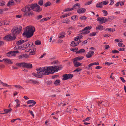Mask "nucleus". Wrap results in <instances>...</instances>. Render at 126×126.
Segmentation results:
<instances>
[{
    "label": "nucleus",
    "mask_w": 126,
    "mask_h": 126,
    "mask_svg": "<svg viewBox=\"0 0 126 126\" xmlns=\"http://www.w3.org/2000/svg\"><path fill=\"white\" fill-rule=\"evenodd\" d=\"M73 77L72 74H65L63 75V80H65L68 79H69Z\"/></svg>",
    "instance_id": "nucleus-10"
},
{
    "label": "nucleus",
    "mask_w": 126,
    "mask_h": 126,
    "mask_svg": "<svg viewBox=\"0 0 126 126\" xmlns=\"http://www.w3.org/2000/svg\"><path fill=\"white\" fill-rule=\"evenodd\" d=\"M10 23V22L7 20L2 21V25L3 24L7 25H9Z\"/></svg>",
    "instance_id": "nucleus-21"
},
{
    "label": "nucleus",
    "mask_w": 126,
    "mask_h": 126,
    "mask_svg": "<svg viewBox=\"0 0 126 126\" xmlns=\"http://www.w3.org/2000/svg\"><path fill=\"white\" fill-rule=\"evenodd\" d=\"M80 7V4L79 3H77L75 4L73 6V8L74 9H77Z\"/></svg>",
    "instance_id": "nucleus-17"
},
{
    "label": "nucleus",
    "mask_w": 126,
    "mask_h": 126,
    "mask_svg": "<svg viewBox=\"0 0 126 126\" xmlns=\"http://www.w3.org/2000/svg\"><path fill=\"white\" fill-rule=\"evenodd\" d=\"M76 16H72V17H71V19H72V20H74V19H75L76 18Z\"/></svg>",
    "instance_id": "nucleus-54"
},
{
    "label": "nucleus",
    "mask_w": 126,
    "mask_h": 126,
    "mask_svg": "<svg viewBox=\"0 0 126 126\" xmlns=\"http://www.w3.org/2000/svg\"><path fill=\"white\" fill-rule=\"evenodd\" d=\"M62 69V65L58 66H53L48 67H45L37 69V74L33 73V76L38 78H41L44 75H47L50 74H53L58 70Z\"/></svg>",
    "instance_id": "nucleus-1"
},
{
    "label": "nucleus",
    "mask_w": 126,
    "mask_h": 126,
    "mask_svg": "<svg viewBox=\"0 0 126 126\" xmlns=\"http://www.w3.org/2000/svg\"><path fill=\"white\" fill-rule=\"evenodd\" d=\"M107 29H108V30L109 31H110V32H112V31H111V30H112V29H111V28H107L106 29V30H107Z\"/></svg>",
    "instance_id": "nucleus-62"
},
{
    "label": "nucleus",
    "mask_w": 126,
    "mask_h": 126,
    "mask_svg": "<svg viewBox=\"0 0 126 126\" xmlns=\"http://www.w3.org/2000/svg\"><path fill=\"white\" fill-rule=\"evenodd\" d=\"M120 79L123 82L125 83V80L123 77H120Z\"/></svg>",
    "instance_id": "nucleus-51"
},
{
    "label": "nucleus",
    "mask_w": 126,
    "mask_h": 126,
    "mask_svg": "<svg viewBox=\"0 0 126 126\" xmlns=\"http://www.w3.org/2000/svg\"><path fill=\"white\" fill-rule=\"evenodd\" d=\"M13 86L15 87L19 90L21 89H23V87L19 85H13Z\"/></svg>",
    "instance_id": "nucleus-29"
},
{
    "label": "nucleus",
    "mask_w": 126,
    "mask_h": 126,
    "mask_svg": "<svg viewBox=\"0 0 126 126\" xmlns=\"http://www.w3.org/2000/svg\"><path fill=\"white\" fill-rule=\"evenodd\" d=\"M13 0L16 1L17 3H19L21 1V0Z\"/></svg>",
    "instance_id": "nucleus-58"
},
{
    "label": "nucleus",
    "mask_w": 126,
    "mask_h": 126,
    "mask_svg": "<svg viewBox=\"0 0 126 126\" xmlns=\"http://www.w3.org/2000/svg\"><path fill=\"white\" fill-rule=\"evenodd\" d=\"M94 64V63H91L88 65L86 67V68L89 70H90L92 69V66Z\"/></svg>",
    "instance_id": "nucleus-18"
},
{
    "label": "nucleus",
    "mask_w": 126,
    "mask_h": 126,
    "mask_svg": "<svg viewBox=\"0 0 126 126\" xmlns=\"http://www.w3.org/2000/svg\"><path fill=\"white\" fill-rule=\"evenodd\" d=\"M105 64L109 66L110 65V63L106 62L105 63Z\"/></svg>",
    "instance_id": "nucleus-60"
},
{
    "label": "nucleus",
    "mask_w": 126,
    "mask_h": 126,
    "mask_svg": "<svg viewBox=\"0 0 126 126\" xmlns=\"http://www.w3.org/2000/svg\"><path fill=\"white\" fill-rule=\"evenodd\" d=\"M75 45H72V46L75 47V46H77L79 44V42H75Z\"/></svg>",
    "instance_id": "nucleus-50"
},
{
    "label": "nucleus",
    "mask_w": 126,
    "mask_h": 126,
    "mask_svg": "<svg viewBox=\"0 0 126 126\" xmlns=\"http://www.w3.org/2000/svg\"><path fill=\"white\" fill-rule=\"evenodd\" d=\"M41 42L39 40H37L35 41V44L36 45H38L41 44Z\"/></svg>",
    "instance_id": "nucleus-35"
},
{
    "label": "nucleus",
    "mask_w": 126,
    "mask_h": 126,
    "mask_svg": "<svg viewBox=\"0 0 126 126\" xmlns=\"http://www.w3.org/2000/svg\"><path fill=\"white\" fill-rule=\"evenodd\" d=\"M87 18L85 16H83L81 17L80 19L82 20H85Z\"/></svg>",
    "instance_id": "nucleus-46"
},
{
    "label": "nucleus",
    "mask_w": 126,
    "mask_h": 126,
    "mask_svg": "<svg viewBox=\"0 0 126 126\" xmlns=\"http://www.w3.org/2000/svg\"><path fill=\"white\" fill-rule=\"evenodd\" d=\"M14 4L15 3L14 2V0H12L8 2L7 5V6L9 7L11 6Z\"/></svg>",
    "instance_id": "nucleus-15"
},
{
    "label": "nucleus",
    "mask_w": 126,
    "mask_h": 126,
    "mask_svg": "<svg viewBox=\"0 0 126 126\" xmlns=\"http://www.w3.org/2000/svg\"><path fill=\"white\" fill-rule=\"evenodd\" d=\"M96 20L101 23H103L106 22L107 19L105 17H98L96 19Z\"/></svg>",
    "instance_id": "nucleus-9"
},
{
    "label": "nucleus",
    "mask_w": 126,
    "mask_h": 126,
    "mask_svg": "<svg viewBox=\"0 0 126 126\" xmlns=\"http://www.w3.org/2000/svg\"><path fill=\"white\" fill-rule=\"evenodd\" d=\"M35 31L34 27L32 26H29L26 28V29L23 35L25 36L27 38H29L32 36Z\"/></svg>",
    "instance_id": "nucleus-3"
},
{
    "label": "nucleus",
    "mask_w": 126,
    "mask_h": 126,
    "mask_svg": "<svg viewBox=\"0 0 126 126\" xmlns=\"http://www.w3.org/2000/svg\"><path fill=\"white\" fill-rule=\"evenodd\" d=\"M18 53V51H11L8 52L7 54V55L8 57L12 56H15V53Z\"/></svg>",
    "instance_id": "nucleus-11"
},
{
    "label": "nucleus",
    "mask_w": 126,
    "mask_h": 126,
    "mask_svg": "<svg viewBox=\"0 0 126 126\" xmlns=\"http://www.w3.org/2000/svg\"><path fill=\"white\" fill-rule=\"evenodd\" d=\"M38 3L40 5H42L43 4V1L42 0H40L39 1Z\"/></svg>",
    "instance_id": "nucleus-41"
},
{
    "label": "nucleus",
    "mask_w": 126,
    "mask_h": 126,
    "mask_svg": "<svg viewBox=\"0 0 126 126\" xmlns=\"http://www.w3.org/2000/svg\"><path fill=\"white\" fill-rule=\"evenodd\" d=\"M102 11L104 13V16H106L108 14V13L106 11L102 10Z\"/></svg>",
    "instance_id": "nucleus-39"
},
{
    "label": "nucleus",
    "mask_w": 126,
    "mask_h": 126,
    "mask_svg": "<svg viewBox=\"0 0 126 126\" xmlns=\"http://www.w3.org/2000/svg\"><path fill=\"white\" fill-rule=\"evenodd\" d=\"M102 67L100 66H97L95 67V68L96 69H99L101 68Z\"/></svg>",
    "instance_id": "nucleus-53"
},
{
    "label": "nucleus",
    "mask_w": 126,
    "mask_h": 126,
    "mask_svg": "<svg viewBox=\"0 0 126 126\" xmlns=\"http://www.w3.org/2000/svg\"><path fill=\"white\" fill-rule=\"evenodd\" d=\"M90 35L91 36H94V33L93 32L90 34Z\"/></svg>",
    "instance_id": "nucleus-57"
},
{
    "label": "nucleus",
    "mask_w": 126,
    "mask_h": 126,
    "mask_svg": "<svg viewBox=\"0 0 126 126\" xmlns=\"http://www.w3.org/2000/svg\"><path fill=\"white\" fill-rule=\"evenodd\" d=\"M83 58V56H79L78 57L74 59V60L78 61L81 60Z\"/></svg>",
    "instance_id": "nucleus-25"
},
{
    "label": "nucleus",
    "mask_w": 126,
    "mask_h": 126,
    "mask_svg": "<svg viewBox=\"0 0 126 126\" xmlns=\"http://www.w3.org/2000/svg\"><path fill=\"white\" fill-rule=\"evenodd\" d=\"M92 3V1H90L86 3L85 5H88Z\"/></svg>",
    "instance_id": "nucleus-44"
},
{
    "label": "nucleus",
    "mask_w": 126,
    "mask_h": 126,
    "mask_svg": "<svg viewBox=\"0 0 126 126\" xmlns=\"http://www.w3.org/2000/svg\"><path fill=\"white\" fill-rule=\"evenodd\" d=\"M96 6L97 8H102V2L98 3L96 4Z\"/></svg>",
    "instance_id": "nucleus-27"
},
{
    "label": "nucleus",
    "mask_w": 126,
    "mask_h": 126,
    "mask_svg": "<svg viewBox=\"0 0 126 126\" xmlns=\"http://www.w3.org/2000/svg\"><path fill=\"white\" fill-rule=\"evenodd\" d=\"M92 27L91 26H88L85 27L82 30V31L83 32L81 33V34H86L89 33L90 31L89 30L91 29Z\"/></svg>",
    "instance_id": "nucleus-8"
},
{
    "label": "nucleus",
    "mask_w": 126,
    "mask_h": 126,
    "mask_svg": "<svg viewBox=\"0 0 126 126\" xmlns=\"http://www.w3.org/2000/svg\"><path fill=\"white\" fill-rule=\"evenodd\" d=\"M69 20L68 18H66L65 20H63V23H67L69 21Z\"/></svg>",
    "instance_id": "nucleus-36"
},
{
    "label": "nucleus",
    "mask_w": 126,
    "mask_h": 126,
    "mask_svg": "<svg viewBox=\"0 0 126 126\" xmlns=\"http://www.w3.org/2000/svg\"><path fill=\"white\" fill-rule=\"evenodd\" d=\"M71 14L70 13H68V14H65L64 15H63L61 16V18H63L65 17H66L68 16L71 15Z\"/></svg>",
    "instance_id": "nucleus-34"
},
{
    "label": "nucleus",
    "mask_w": 126,
    "mask_h": 126,
    "mask_svg": "<svg viewBox=\"0 0 126 126\" xmlns=\"http://www.w3.org/2000/svg\"><path fill=\"white\" fill-rule=\"evenodd\" d=\"M52 83V81H49L47 82V83L48 85H49Z\"/></svg>",
    "instance_id": "nucleus-55"
},
{
    "label": "nucleus",
    "mask_w": 126,
    "mask_h": 126,
    "mask_svg": "<svg viewBox=\"0 0 126 126\" xmlns=\"http://www.w3.org/2000/svg\"><path fill=\"white\" fill-rule=\"evenodd\" d=\"M46 55L45 53H44L43 55H42L41 57H40V58H43Z\"/></svg>",
    "instance_id": "nucleus-59"
},
{
    "label": "nucleus",
    "mask_w": 126,
    "mask_h": 126,
    "mask_svg": "<svg viewBox=\"0 0 126 126\" xmlns=\"http://www.w3.org/2000/svg\"><path fill=\"white\" fill-rule=\"evenodd\" d=\"M30 6L27 7L30 10H33L34 11L37 12H40L42 10L40 6L36 4H32L31 5H29Z\"/></svg>",
    "instance_id": "nucleus-4"
},
{
    "label": "nucleus",
    "mask_w": 126,
    "mask_h": 126,
    "mask_svg": "<svg viewBox=\"0 0 126 126\" xmlns=\"http://www.w3.org/2000/svg\"><path fill=\"white\" fill-rule=\"evenodd\" d=\"M29 112L32 115V116L33 117L34 116V115L32 111H31V110H29Z\"/></svg>",
    "instance_id": "nucleus-52"
},
{
    "label": "nucleus",
    "mask_w": 126,
    "mask_h": 126,
    "mask_svg": "<svg viewBox=\"0 0 126 126\" xmlns=\"http://www.w3.org/2000/svg\"><path fill=\"white\" fill-rule=\"evenodd\" d=\"M27 103L28 104H33V105H34L36 104V102L33 100H29L27 102Z\"/></svg>",
    "instance_id": "nucleus-23"
},
{
    "label": "nucleus",
    "mask_w": 126,
    "mask_h": 126,
    "mask_svg": "<svg viewBox=\"0 0 126 126\" xmlns=\"http://www.w3.org/2000/svg\"><path fill=\"white\" fill-rule=\"evenodd\" d=\"M73 63L74 65V66L76 67H77L81 65V63H79L77 61L74 60Z\"/></svg>",
    "instance_id": "nucleus-13"
},
{
    "label": "nucleus",
    "mask_w": 126,
    "mask_h": 126,
    "mask_svg": "<svg viewBox=\"0 0 126 126\" xmlns=\"http://www.w3.org/2000/svg\"><path fill=\"white\" fill-rule=\"evenodd\" d=\"M104 29V27L102 25H98L96 27V29L97 30H102Z\"/></svg>",
    "instance_id": "nucleus-19"
},
{
    "label": "nucleus",
    "mask_w": 126,
    "mask_h": 126,
    "mask_svg": "<svg viewBox=\"0 0 126 126\" xmlns=\"http://www.w3.org/2000/svg\"><path fill=\"white\" fill-rule=\"evenodd\" d=\"M118 45L120 47H125V45L122 43H118Z\"/></svg>",
    "instance_id": "nucleus-40"
},
{
    "label": "nucleus",
    "mask_w": 126,
    "mask_h": 126,
    "mask_svg": "<svg viewBox=\"0 0 126 126\" xmlns=\"http://www.w3.org/2000/svg\"><path fill=\"white\" fill-rule=\"evenodd\" d=\"M2 60H3V61H4L5 62L8 63L12 64L13 63L9 59H4Z\"/></svg>",
    "instance_id": "nucleus-22"
},
{
    "label": "nucleus",
    "mask_w": 126,
    "mask_h": 126,
    "mask_svg": "<svg viewBox=\"0 0 126 126\" xmlns=\"http://www.w3.org/2000/svg\"><path fill=\"white\" fill-rule=\"evenodd\" d=\"M60 84V81L59 80H56L54 83V84L56 85H58Z\"/></svg>",
    "instance_id": "nucleus-30"
},
{
    "label": "nucleus",
    "mask_w": 126,
    "mask_h": 126,
    "mask_svg": "<svg viewBox=\"0 0 126 126\" xmlns=\"http://www.w3.org/2000/svg\"><path fill=\"white\" fill-rule=\"evenodd\" d=\"M110 46L109 45H107L105 46V49H107L108 48H109Z\"/></svg>",
    "instance_id": "nucleus-64"
},
{
    "label": "nucleus",
    "mask_w": 126,
    "mask_h": 126,
    "mask_svg": "<svg viewBox=\"0 0 126 126\" xmlns=\"http://www.w3.org/2000/svg\"><path fill=\"white\" fill-rule=\"evenodd\" d=\"M42 17H43V16H42V15H39L37 16H36V19L38 20H39V19L42 18Z\"/></svg>",
    "instance_id": "nucleus-38"
},
{
    "label": "nucleus",
    "mask_w": 126,
    "mask_h": 126,
    "mask_svg": "<svg viewBox=\"0 0 126 126\" xmlns=\"http://www.w3.org/2000/svg\"><path fill=\"white\" fill-rule=\"evenodd\" d=\"M22 29L21 26H19L18 28H14L11 30L12 34L5 36L3 37V39L8 41L15 39L16 38V35L20 33Z\"/></svg>",
    "instance_id": "nucleus-2"
},
{
    "label": "nucleus",
    "mask_w": 126,
    "mask_h": 126,
    "mask_svg": "<svg viewBox=\"0 0 126 126\" xmlns=\"http://www.w3.org/2000/svg\"><path fill=\"white\" fill-rule=\"evenodd\" d=\"M24 47H25V48H28L30 46V44L28 42H26L25 44H24Z\"/></svg>",
    "instance_id": "nucleus-33"
},
{
    "label": "nucleus",
    "mask_w": 126,
    "mask_h": 126,
    "mask_svg": "<svg viewBox=\"0 0 126 126\" xmlns=\"http://www.w3.org/2000/svg\"><path fill=\"white\" fill-rule=\"evenodd\" d=\"M4 44V42L3 41H0V46H2Z\"/></svg>",
    "instance_id": "nucleus-56"
},
{
    "label": "nucleus",
    "mask_w": 126,
    "mask_h": 126,
    "mask_svg": "<svg viewBox=\"0 0 126 126\" xmlns=\"http://www.w3.org/2000/svg\"><path fill=\"white\" fill-rule=\"evenodd\" d=\"M65 33L64 32H62L61 33H60L59 35L58 36L59 38H63V37L65 36Z\"/></svg>",
    "instance_id": "nucleus-20"
},
{
    "label": "nucleus",
    "mask_w": 126,
    "mask_h": 126,
    "mask_svg": "<svg viewBox=\"0 0 126 126\" xmlns=\"http://www.w3.org/2000/svg\"><path fill=\"white\" fill-rule=\"evenodd\" d=\"M102 3H103V5H105L108 4V2L107 1L106 2V1H103L102 2Z\"/></svg>",
    "instance_id": "nucleus-49"
},
{
    "label": "nucleus",
    "mask_w": 126,
    "mask_h": 126,
    "mask_svg": "<svg viewBox=\"0 0 126 126\" xmlns=\"http://www.w3.org/2000/svg\"><path fill=\"white\" fill-rule=\"evenodd\" d=\"M1 83L3 86H6L7 87L9 86V85L7 84L4 83H3V82L1 81Z\"/></svg>",
    "instance_id": "nucleus-45"
},
{
    "label": "nucleus",
    "mask_w": 126,
    "mask_h": 126,
    "mask_svg": "<svg viewBox=\"0 0 126 126\" xmlns=\"http://www.w3.org/2000/svg\"><path fill=\"white\" fill-rule=\"evenodd\" d=\"M5 4V2L3 1H2L0 3V6H4Z\"/></svg>",
    "instance_id": "nucleus-43"
},
{
    "label": "nucleus",
    "mask_w": 126,
    "mask_h": 126,
    "mask_svg": "<svg viewBox=\"0 0 126 126\" xmlns=\"http://www.w3.org/2000/svg\"><path fill=\"white\" fill-rule=\"evenodd\" d=\"M31 81L33 84H37L38 83V82L37 81L34 80H30L27 81V82L31 83Z\"/></svg>",
    "instance_id": "nucleus-26"
},
{
    "label": "nucleus",
    "mask_w": 126,
    "mask_h": 126,
    "mask_svg": "<svg viewBox=\"0 0 126 126\" xmlns=\"http://www.w3.org/2000/svg\"><path fill=\"white\" fill-rule=\"evenodd\" d=\"M16 65L20 67H26L28 68H31L32 67V64L26 63H17Z\"/></svg>",
    "instance_id": "nucleus-7"
},
{
    "label": "nucleus",
    "mask_w": 126,
    "mask_h": 126,
    "mask_svg": "<svg viewBox=\"0 0 126 126\" xmlns=\"http://www.w3.org/2000/svg\"><path fill=\"white\" fill-rule=\"evenodd\" d=\"M90 117H87L85 119L83 120V122H85V121H88V120H89L90 119Z\"/></svg>",
    "instance_id": "nucleus-48"
},
{
    "label": "nucleus",
    "mask_w": 126,
    "mask_h": 126,
    "mask_svg": "<svg viewBox=\"0 0 126 126\" xmlns=\"http://www.w3.org/2000/svg\"><path fill=\"white\" fill-rule=\"evenodd\" d=\"M12 110L11 108L10 109H5L4 110V111L5 112L4 113H2V114H4L8 113L10 112Z\"/></svg>",
    "instance_id": "nucleus-24"
},
{
    "label": "nucleus",
    "mask_w": 126,
    "mask_h": 126,
    "mask_svg": "<svg viewBox=\"0 0 126 126\" xmlns=\"http://www.w3.org/2000/svg\"><path fill=\"white\" fill-rule=\"evenodd\" d=\"M85 51V50L84 49H80L79 50L77 51V52L76 53L78 54H79V53H82L84 52Z\"/></svg>",
    "instance_id": "nucleus-32"
},
{
    "label": "nucleus",
    "mask_w": 126,
    "mask_h": 126,
    "mask_svg": "<svg viewBox=\"0 0 126 126\" xmlns=\"http://www.w3.org/2000/svg\"><path fill=\"white\" fill-rule=\"evenodd\" d=\"M94 53V51H90L88 52L87 55H86V56L88 58H90L93 55Z\"/></svg>",
    "instance_id": "nucleus-16"
},
{
    "label": "nucleus",
    "mask_w": 126,
    "mask_h": 126,
    "mask_svg": "<svg viewBox=\"0 0 126 126\" xmlns=\"http://www.w3.org/2000/svg\"><path fill=\"white\" fill-rule=\"evenodd\" d=\"M81 69L80 68H77L75 70H74V72H79L81 71Z\"/></svg>",
    "instance_id": "nucleus-47"
},
{
    "label": "nucleus",
    "mask_w": 126,
    "mask_h": 126,
    "mask_svg": "<svg viewBox=\"0 0 126 126\" xmlns=\"http://www.w3.org/2000/svg\"><path fill=\"white\" fill-rule=\"evenodd\" d=\"M29 6H30L28 5L26 6L25 8L22 9V11L24 12L23 14L24 15L28 16L31 15H33V12H32L30 11L32 10H30L28 8H27V7H29Z\"/></svg>",
    "instance_id": "nucleus-5"
},
{
    "label": "nucleus",
    "mask_w": 126,
    "mask_h": 126,
    "mask_svg": "<svg viewBox=\"0 0 126 126\" xmlns=\"http://www.w3.org/2000/svg\"><path fill=\"white\" fill-rule=\"evenodd\" d=\"M36 50V49L35 48H34L32 49H30L29 50L27 51V50H26V52H29V54L31 55H32L35 54V52Z\"/></svg>",
    "instance_id": "nucleus-12"
},
{
    "label": "nucleus",
    "mask_w": 126,
    "mask_h": 126,
    "mask_svg": "<svg viewBox=\"0 0 126 126\" xmlns=\"http://www.w3.org/2000/svg\"><path fill=\"white\" fill-rule=\"evenodd\" d=\"M82 37V36L81 35H80L79 36H77L74 39V40L75 41H78L79 39H80Z\"/></svg>",
    "instance_id": "nucleus-31"
},
{
    "label": "nucleus",
    "mask_w": 126,
    "mask_h": 126,
    "mask_svg": "<svg viewBox=\"0 0 126 126\" xmlns=\"http://www.w3.org/2000/svg\"><path fill=\"white\" fill-rule=\"evenodd\" d=\"M51 4L49 2H46L45 4H44V6L45 7H47L48 6H50Z\"/></svg>",
    "instance_id": "nucleus-37"
},
{
    "label": "nucleus",
    "mask_w": 126,
    "mask_h": 126,
    "mask_svg": "<svg viewBox=\"0 0 126 126\" xmlns=\"http://www.w3.org/2000/svg\"><path fill=\"white\" fill-rule=\"evenodd\" d=\"M86 11V9L85 8H80L77 10V12L79 14H81L85 12Z\"/></svg>",
    "instance_id": "nucleus-14"
},
{
    "label": "nucleus",
    "mask_w": 126,
    "mask_h": 126,
    "mask_svg": "<svg viewBox=\"0 0 126 126\" xmlns=\"http://www.w3.org/2000/svg\"><path fill=\"white\" fill-rule=\"evenodd\" d=\"M112 53H119V51L118 50H113L112 51Z\"/></svg>",
    "instance_id": "nucleus-42"
},
{
    "label": "nucleus",
    "mask_w": 126,
    "mask_h": 126,
    "mask_svg": "<svg viewBox=\"0 0 126 126\" xmlns=\"http://www.w3.org/2000/svg\"><path fill=\"white\" fill-rule=\"evenodd\" d=\"M50 18L49 17H47L46 18H44L42 19L41 20H40V21L41 22H44L45 21H47L49 19H50Z\"/></svg>",
    "instance_id": "nucleus-28"
},
{
    "label": "nucleus",
    "mask_w": 126,
    "mask_h": 126,
    "mask_svg": "<svg viewBox=\"0 0 126 126\" xmlns=\"http://www.w3.org/2000/svg\"><path fill=\"white\" fill-rule=\"evenodd\" d=\"M17 119H14L12 120L11 121V122H14L15 121L17 120Z\"/></svg>",
    "instance_id": "nucleus-63"
},
{
    "label": "nucleus",
    "mask_w": 126,
    "mask_h": 126,
    "mask_svg": "<svg viewBox=\"0 0 126 126\" xmlns=\"http://www.w3.org/2000/svg\"><path fill=\"white\" fill-rule=\"evenodd\" d=\"M75 42L74 41H72L71 43V46L75 45Z\"/></svg>",
    "instance_id": "nucleus-61"
},
{
    "label": "nucleus",
    "mask_w": 126,
    "mask_h": 126,
    "mask_svg": "<svg viewBox=\"0 0 126 126\" xmlns=\"http://www.w3.org/2000/svg\"><path fill=\"white\" fill-rule=\"evenodd\" d=\"M26 41H24L22 39L20 40L17 41L16 43L17 45L15 47V49H20L23 47H24V45L23 43Z\"/></svg>",
    "instance_id": "nucleus-6"
}]
</instances>
